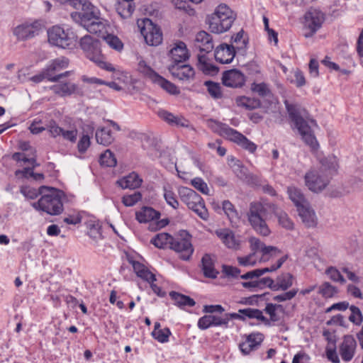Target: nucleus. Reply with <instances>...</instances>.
I'll return each mask as SVG.
<instances>
[{"mask_svg": "<svg viewBox=\"0 0 363 363\" xmlns=\"http://www.w3.org/2000/svg\"><path fill=\"white\" fill-rule=\"evenodd\" d=\"M279 309L283 311V306L280 304L267 303L264 311L269 315L270 318L268 319L269 322H278L280 320V316L276 313V311Z\"/></svg>", "mask_w": 363, "mask_h": 363, "instance_id": "de8ad7c7", "label": "nucleus"}, {"mask_svg": "<svg viewBox=\"0 0 363 363\" xmlns=\"http://www.w3.org/2000/svg\"><path fill=\"white\" fill-rule=\"evenodd\" d=\"M157 116L172 126L188 128L189 121L182 115H174L164 109H160Z\"/></svg>", "mask_w": 363, "mask_h": 363, "instance_id": "412c9836", "label": "nucleus"}, {"mask_svg": "<svg viewBox=\"0 0 363 363\" xmlns=\"http://www.w3.org/2000/svg\"><path fill=\"white\" fill-rule=\"evenodd\" d=\"M274 215L278 220L279 224L288 230H291L294 228V224L288 214L277 206L273 204L270 206Z\"/></svg>", "mask_w": 363, "mask_h": 363, "instance_id": "cd10ccee", "label": "nucleus"}, {"mask_svg": "<svg viewBox=\"0 0 363 363\" xmlns=\"http://www.w3.org/2000/svg\"><path fill=\"white\" fill-rule=\"evenodd\" d=\"M298 289H293L292 290L285 292L282 294L277 295L273 297V300L277 302H283L292 299L298 293Z\"/></svg>", "mask_w": 363, "mask_h": 363, "instance_id": "680f3d73", "label": "nucleus"}, {"mask_svg": "<svg viewBox=\"0 0 363 363\" xmlns=\"http://www.w3.org/2000/svg\"><path fill=\"white\" fill-rule=\"evenodd\" d=\"M160 213L152 207L144 206L140 211L136 212L135 218L139 223H148L151 220L158 219Z\"/></svg>", "mask_w": 363, "mask_h": 363, "instance_id": "c85d7f7f", "label": "nucleus"}, {"mask_svg": "<svg viewBox=\"0 0 363 363\" xmlns=\"http://www.w3.org/2000/svg\"><path fill=\"white\" fill-rule=\"evenodd\" d=\"M357 348V341L351 335L343 337L342 342L339 347V354L344 362H348L354 356Z\"/></svg>", "mask_w": 363, "mask_h": 363, "instance_id": "4468645a", "label": "nucleus"}, {"mask_svg": "<svg viewBox=\"0 0 363 363\" xmlns=\"http://www.w3.org/2000/svg\"><path fill=\"white\" fill-rule=\"evenodd\" d=\"M99 162L102 166L113 167L116 165L117 161L114 154L110 150H106L100 155Z\"/></svg>", "mask_w": 363, "mask_h": 363, "instance_id": "a18cd8bd", "label": "nucleus"}, {"mask_svg": "<svg viewBox=\"0 0 363 363\" xmlns=\"http://www.w3.org/2000/svg\"><path fill=\"white\" fill-rule=\"evenodd\" d=\"M287 192L289 199L296 206L297 209L308 203L301 189L294 186H289L288 187Z\"/></svg>", "mask_w": 363, "mask_h": 363, "instance_id": "473e14b6", "label": "nucleus"}, {"mask_svg": "<svg viewBox=\"0 0 363 363\" xmlns=\"http://www.w3.org/2000/svg\"><path fill=\"white\" fill-rule=\"evenodd\" d=\"M142 199V194L135 191L132 194H125L122 197V203L125 206H133Z\"/></svg>", "mask_w": 363, "mask_h": 363, "instance_id": "864d4df0", "label": "nucleus"}, {"mask_svg": "<svg viewBox=\"0 0 363 363\" xmlns=\"http://www.w3.org/2000/svg\"><path fill=\"white\" fill-rule=\"evenodd\" d=\"M143 183V179L135 172H132L129 174L117 180L116 184L122 189H135L139 188Z\"/></svg>", "mask_w": 363, "mask_h": 363, "instance_id": "393cba45", "label": "nucleus"}, {"mask_svg": "<svg viewBox=\"0 0 363 363\" xmlns=\"http://www.w3.org/2000/svg\"><path fill=\"white\" fill-rule=\"evenodd\" d=\"M146 14L152 18H145L142 20V23H153L157 18L162 16V13L160 11L157 5H150L145 9Z\"/></svg>", "mask_w": 363, "mask_h": 363, "instance_id": "8fccbe9b", "label": "nucleus"}, {"mask_svg": "<svg viewBox=\"0 0 363 363\" xmlns=\"http://www.w3.org/2000/svg\"><path fill=\"white\" fill-rule=\"evenodd\" d=\"M167 69L174 79L180 81H189L195 75L194 68L184 62L170 64Z\"/></svg>", "mask_w": 363, "mask_h": 363, "instance_id": "ddd939ff", "label": "nucleus"}, {"mask_svg": "<svg viewBox=\"0 0 363 363\" xmlns=\"http://www.w3.org/2000/svg\"><path fill=\"white\" fill-rule=\"evenodd\" d=\"M207 91L214 99H220L223 97L222 87L219 83L212 81H206Z\"/></svg>", "mask_w": 363, "mask_h": 363, "instance_id": "c03bdc74", "label": "nucleus"}, {"mask_svg": "<svg viewBox=\"0 0 363 363\" xmlns=\"http://www.w3.org/2000/svg\"><path fill=\"white\" fill-rule=\"evenodd\" d=\"M174 240V237L167 233H158L154 236L150 242L156 247L160 249L169 248L172 242Z\"/></svg>", "mask_w": 363, "mask_h": 363, "instance_id": "f704fd0d", "label": "nucleus"}, {"mask_svg": "<svg viewBox=\"0 0 363 363\" xmlns=\"http://www.w3.org/2000/svg\"><path fill=\"white\" fill-rule=\"evenodd\" d=\"M233 43H236L234 46L235 50L245 52L247 45L248 43V38L244 37V31L241 30L232 37Z\"/></svg>", "mask_w": 363, "mask_h": 363, "instance_id": "49530a36", "label": "nucleus"}, {"mask_svg": "<svg viewBox=\"0 0 363 363\" xmlns=\"http://www.w3.org/2000/svg\"><path fill=\"white\" fill-rule=\"evenodd\" d=\"M238 313V314L242 317L241 320H244L245 317H247L249 318H255L262 321L263 323H264V325H269V320L263 315L262 311L259 309L247 308L240 309Z\"/></svg>", "mask_w": 363, "mask_h": 363, "instance_id": "72a5a7b5", "label": "nucleus"}, {"mask_svg": "<svg viewBox=\"0 0 363 363\" xmlns=\"http://www.w3.org/2000/svg\"><path fill=\"white\" fill-rule=\"evenodd\" d=\"M302 222L306 228H314L317 225V218L314 211L310 207L309 203L301 206L297 209Z\"/></svg>", "mask_w": 363, "mask_h": 363, "instance_id": "a878e982", "label": "nucleus"}, {"mask_svg": "<svg viewBox=\"0 0 363 363\" xmlns=\"http://www.w3.org/2000/svg\"><path fill=\"white\" fill-rule=\"evenodd\" d=\"M318 293L324 298H331L337 293V289L329 282L325 281L319 287Z\"/></svg>", "mask_w": 363, "mask_h": 363, "instance_id": "3c124183", "label": "nucleus"}, {"mask_svg": "<svg viewBox=\"0 0 363 363\" xmlns=\"http://www.w3.org/2000/svg\"><path fill=\"white\" fill-rule=\"evenodd\" d=\"M90 33H95L98 36H102L101 30L105 28V24H80Z\"/></svg>", "mask_w": 363, "mask_h": 363, "instance_id": "69168bd1", "label": "nucleus"}, {"mask_svg": "<svg viewBox=\"0 0 363 363\" xmlns=\"http://www.w3.org/2000/svg\"><path fill=\"white\" fill-rule=\"evenodd\" d=\"M90 138L88 135H83L78 142L77 148L79 152L84 153L90 146Z\"/></svg>", "mask_w": 363, "mask_h": 363, "instance_id": "338daca9", "label": "nucleus"}, {"mask_svg": "<svg viewBox=\"0 0 363 363\" xmlns=\"http://www.w3.org/2000/svg\"><path fill=\"white\" fill-rule=\"evenodd\" d=\"M95 136L96 142L104 146H108L113 141L111 130L106 128L97 129Z\"/></svg>", "mask_w": 363, "mask_h": 363, "instance_id": "4c0bfd02", "label": "nucleus"}, {"mask_svg": "<svg viewBox=\"0 0 363 363\" xmlns=\"http://www.w3.org/2000/svg\"><path fill=\"white\" fill-rule=\"evenodd\" d=\"M223 210L227 215L230 220L238 218V214L234 208V206L229 201L223 202Z\"/></svg>", "mask_w": 363, "mask_h": 363, "instance_id": "4d7b16f0", "label": "nucleus"}, {"mask_svg": "<svg viewBox=\"0 0 363 363\" xmlns=\"http://www.w3.org/2000/svg\"><path fill=\"white\" fill-rule=\"evenodd\" d=\"M47 130L49 131L50 135L53 138L61 136L63 128L60 127L56 121L52 120L47 125Z\"/></svg>", "mask_w": 363, "mask_h": 363, "instance_id": "e2e57ef3", "label": "nucleus"}, {"mask_svg": "<svg viewBox=\"0 0 363 363\" xmlns=\"http://www.w3.org/2000/svg\"><path fill=\"white\" fill-rule=\"evenodd\" d=\"M222 82L228 87L240 88L245 84V77L240 71L233 69L223 73Z\"/></svg>", "mask_w": 363, "mask_h": 363, "instance_id": "dca6fc26", "label": "nucleus"}, {"mask_svg": "<svg viewBox=\"0 0 363 363\" xmlns=\"http://www.w3.org/2000/svg\"><path fill=\"white\" fill-rule=\"evenodd\" d=\"M179 194L183 202L189 208L195 212L201 219H204V202L202 197L193 189L188 187H181Z\"/></svg>", "mask_w": 363, "mask_h": 363, "instance_id": "423d86ee", "label": "nucleus"}, {"mask_svg": "<svg viewBox=\"0 0 363 363\" xmlns=\"http://www.w3.org/2000/svg\"><path fill=\"white\" fill-rule=\"evenodd\" d=\"M247 216L250 225L257 233L262 236L270 234L271 231L267 223V209L261 202H251Z\"/></svg>", "mask_w": 363, "mask_h": 363, "instance_id": "20e7f679", "label": "nucleus"}, {"mask_svg": "<svg viewBox=\"0 0 363 363\" xmlns=\"http://www.w3.org/2000/svg\"><path fill=\"white\" fill-rule=\"evenodd\" d=\"M229 131L231 134L230 137L229 138L230 140L234 142L250 153H254L256 151L257 148V145L248 140L244 135L239 133L236 130H228V132Z\"/></svg>", "mask_w": 363, "mask_h": 363, "instance_id": "b1692460", "label": "nucleus"}, {"mask_svg": "<svg viewBox=\"0 0 363 363\" xmlns=\"http://www.w3.org/2000/svg\"><path fill=\"white\" fill-rule=\"evenodd\" d=\"M164 197L167 203L174 209H177L179 206V202L175 194L171 189L166 187H164Z\"/></svg>", "mask_w": 363, "mask_h": 363, "instance_id": "13d9d810", "label": "nucleus"}, {"mask_svg": "<svg viewBox=\"0 0 363 363\" xmlns=\"http://www.w3.org/2000/svg\"><path fill=\"white\" fill-rule=\"evenodd\" d=\"M80 12H72L71 13L72 18L77 23L81 20L84 21H93L96 23L100 18V11L97 7L94 6L89 0H86L83 6L79 9Z\"/></svg>", "mask_w": 363, "mask_h": 363, "instance_id": "f8f14e48", "label": "nucleus"}, {"mask_svg": "<svg viewBox=\"0 0 363 363\" xmlns=\"http://www.w3.org/2000/svg\"><path fill=\"white\" fill-rule=\"evenodd\" d=\"M101 38L111 48L116 51L121 52L123 49V43L117 36L108 34L106 36L102 35Z\"/></svg>", "mask_w": 363, "mask_h": 363, "instance_id": "09e8293b", "label": "nucleus"}, {"mask_svg": "<svg viewBox=\"0 0 363 363\" xmlns=\"http://www.w3.org/2000/svg\"><path fill=\"white\" fill-rule=\"evenodd\" d=\"M138 25L147 45L157 46L162 43L163 35L158 24H143L142 27L140 26V24Z\"/></svg>", "mask_w": 363, "mask_h": 363, "instance_id": "9b49d317", "label": "nucleus"}, {"mask_svg": "<svg viewBox=\"0 0 363 363\" xmlns=\"http://www.w3.org/2000/svg\"><path fill=\"white\" fill-rule=\"evenodd\" d=\"M169 296L174 301V304L182 309L186 307H192L196 304L194 300L191 297L176 291H171Z\"/></svg>", "mask_w": 363, "mask_h": 363, "instance_id": "2f4dec72", "label": "nucleus"}, {"mask_svg": "<svg viewBox=\"0 0 363 363\" xmlns=\"http://www.w3.org/2000/svg\"><path fill=\"white\" fill-rule=\"evenodd\" d=\"M169 55L172 60L171 64L185 62L190 56L186 44L182 41H177L174 44Z\"/></svg>", "mask_w": 363, "mask_h": 363, "instance_id": "4be33fe9", "label": "nucleus"}, {"mask_svg": "<svg viewBox=\"0 0 363 363\" xmlns=\"http://www.w3.org/2000/svg\"><path fill=\"white\" fill-rule=\"evenodd\" d=\"M306 23H323L325 14L319 9L310 8L304 14Z\"/></svg>", "mask_w": 363, "mask_h": 363, "instance_id": "ea45409f", "label": "nucleus"}, {"mask_svg": "<svg viewBox=\"0 0 363 363\" xmlns=\"http://www.w3.org/2000/svg\"><path fill=\"white\" fill-rule=\"evenodd\" d=\"M264 340V335L260 333H251L246 337L245 341L240 343L239 347L243 354H249L258 349Z\"/></svg>", "mask_w": 363, "mask_h": 363, "instance_id": "aec40b11", "label": "nucleus"}, {"mask_svg": "<svg viewBox=\"0 0 363 363\" xmlns=\"http://www.w3.org/2000/svg\"><path fill=\"white\" fill-rule=\"evenodd\" d=\"M80 47L86 58L96 63L103 57L101 41L90 35H84L80 40Z\"/></svg>", "mask_w": 363, "mask_h": 363, "instance_id": "1a4fd4ad", "label": "nucleus"}, {"mask_svg": "<svg viewBox=\"0 0 363 363\" xmlns=\"http://www.w3.org/2000/svg\"><path fill=\"white\" fill-rule=\"evenodd\" d=\"M160 323L156 322L155 323L154 330L152 332V336L159 342L164 343L169 341V337L172 333L169 328H160Z\"/></svg>", "mask_w": 363, "mask_h": 363, "instance_id": "e433bc0d", "label": "nucleus"}, {"mask_svg": "<svg viewBox=\"0 0 363 363\" xmlns=\"http://www.w3.org/2000/svg\"><path fill=\"white\" fill-rule=\"evenodd\" d=\"M12 159L15 161L19 162L23 161L25 163H30L33 164V167L38 166L39 164L36 163V160L35 158H28L23 155L21 152H15L12 155Z\"/></svg>", "mask_w": 363, "mask_h": 363, "instance_id": "774afa93", "label": "nucleus"}, {"mask_svg": "<svg viewBox=\"0 0 363 363\" xmlns=\"http://www.w3.org/2000/svg\"><path fill=\"white\" fill-rule=\"evenodd\" d=\"M294 276L289 272L279 275L274 281V291H286L293 285Z\"/></svg>", "mask_w": 363, "mask_h": 363, "instance_id": "7c9ffc66", "label": "nucleus"}, {"mask_svg": "<svg viewBox=\"0 0 363 363\" xmlns=\"http://www.w3.org/2000/svg\"><path fill=\"white\" fill-rule=\"evenodd\" d=\"M129 263L132 265L134 272L137 276L147 282H152L156 280L155 275L152 274L143 264L138 261L128 259Z\"/></svg>", "mask_w": 363, "mask_h": 363, "instance_id": "bb28decb", "label": "nucleus"}, {"mask_svg": "<svg viewBox=\"0 0 363 363\" xmlns=\"http://www.w3.org/2000/svg\"><path fill=\"white\" fill-rule=\"evenodd\" d=\"M325 274L333 281L340 282L341 284L345 283V279L340 272L334 267H330L325 270Z\"/></svg>", "mask_w": 363, "mask_h": 363, "instance_id": "6e6d98bb", "label": "nucleus"}, {"mask_svg": "<svg viewBox=\"0 0 363 363\" xmlns=\"http://www.w3.org/2000/svg\"><path fill=\"white\" fill-rule=\"evenodd\" d=\"M251 89L252 91L258 94L259 96L264 97L272 94L268 85L264 82L262 83H252L251 85Z\"/></svg>", "mask_w": 363, "mask_h": 363, "instance_id": "603ef678", "label": "nucleus"}, {"mask_svg": "<svg viewBox=\"0 0 363 363\" xmlns=\"http://www.w3.org/2000/svg\"><path fill=\"white\" fill-rule=\"evenodd\" d=\"M216 257L206 254V278L216 279L219 274V271L215 269L214 263Z\"/></svg>", "mask_w": 363, "mask_h": 363, "instance_id": "37998d69", "label": "nucleus"}, {"mask_svg": "<svg viewBox=\"0 0 363 363\" xmlns=\"http://www.w3.org/2000/svg\"><path fill=\"white\" fill-rule=\"evenodd\" d=\"M236 104L238 106L244 107L249 110L257 108L261 105L260 101L258 99L245 96L238 97L236 99Z\"/></svg>", "mask_w": 363, "mask_h": 363, "instance_id": "a19ab883", "label": "nucleus"}, {"mask_svg": "<svg viewBox=\"0 0 363 363\" xmlns=\"http://www.w3.org/2000/svg\"><path fill=\"white\" fill-rule=\"evenodd\" d=\"M350 310L351 311V314L349 316V320L354 325H359L363 320L360 309L355 306H350Z\"/></svg>", "mask_w": 363, "mask_h": 363, "instance_id": "5fc2aeb1", "label": "nucleus"}, {"mask_svg": "<svg viewBox=\"0 0 363 363\" xmlns=\"http://www.w3.org/2000/svg\"><path fill=\"white\" fill-rule=\"evenodd\" d=\"M41 24H18L13 30V35L18 40H24L38 35Z\"/></svg>", "mask_w": 363, "mask_h": 363, "instance_id": "a211bd4d", "label": "nucleus"}, {"mask_svg": "<svg viewBox=\"0 0 363 363\" xmlns=\"http://www.w3.org/2000/svg\"><path fill=\"white\" fill-rule=\"evenodd\" d=\"M69 60L65 57H61L52 60L45 68L47 74V79L50 82H60L61 79L68 77L70 74L69 71L54 75L57 72L67 67Z\"/></svg>", "mask_w": 363, "mask_h": 363, "instance_id": "9d476101", "label": "nucleus"}, {"mask_svg": "<svg viewBox=\"0 0 363 363\" xmlns=\"http://www.w3.org/2000/svg\"><path fill=\"white\" fill-rule=\"evenodd\" d=\"M138 70L153 83L160 77V74L150 67L143 60L139 61L138 64Z\"/></svg>", "mask_w": 363, "mask_h": 363, "instance_id": "58836bf2", "label": "nucleus"}, {"mask_svg": "<svg viewBox=\"0 0 363 363\" xmlns=\"http://www.w3.org/2000/svg\"><path fill=\"white\" fill-rule=\"evenodd\" d=\"M48 41L50 44L64 49L75 46L77 36L70 29L60 25H55L48 30Z\"/></svg>", "mask_w": 363, "mask_h": 363, "instance_id": "39448f33", "label": "nucleus"}, {"mask_svg": "<svg viewBox=\"0 0 363 363\" xmlns=\"http://www.w3.org/2000/svg\"><path fill=\"white\" fill-rule=\"evenodd\" d=\"M206 123L214 133H218L220 135H225L228 139H229L231 135L228 130H234L226 124L212 119L207 120Z\"/></svg>", "mask_w": 363, "mask_h": 363, "instance_id": "c9c22d12", "label": "nucleus"}, {"mask_svg": "<svg viewBox=\"0 0 363 363\" xmlns=\"http://www.w3.org/2000/svg\"><path fill=\"white\" fill-rule=\"evenodd\" d=\"M320 162L321 166L318 169H311L304 177L306 186L315 193H319L325 189L338 167L337 159L334 155L323 158Z\"/></svg>", "mask_w": 363, "mask_h": 363, "instance_id": "f03ea898", "label": "nucleus"}, {"mask_svg": "<svg viewBox=\"0 0 363 363\" xmlns=\"http://www.w3.org/2000/svg\"><path fill=\"white\" fill-rule=\"evenodd\" d=\"M191 238V235L186 230H181L179 235L174 238L172 245H169V249L178 253L180 259H189L194 252Z\"/></svg>", "mask_w": 363, "mask_h": 363, "instance_id": "0eeeda50", "label": "nucleus"}, {"mask_svg": "<svg viewBox=\"0 0 363 363\" xmlns=\"http://www.w3.org/2000/svg\"><path fill=\"white\" fill-rule=\"evenodd\" d=\"M222 272L227 278H237L240 274V269L231 265L223 264Z\"/></svg>", "mask_w": 363, "mask_h": 363, "instance_id": "bf43d9fd", "label": "nucleus"}, {"mask_svg": "<svg viewBox=\"0 0 363 363\" xmlns=\"http://www.w3.org/2000/svg\"><path fill=\"white\" fill-rule=\"evenodd\" d=\"M216 234L228 248L233 250L240 248V241L239 238L230 229L223 228L217 230Z\"/></svg>", "mask_w": 363, "mask_h": 363, "instance_id": "5701e85b", "label": "nucleus"}, {"mask_svg": "<svg viewBox=\"0 0 363 363\" xmlns=\"http://www.w3.org/2000/svg\"><path fill=\"white\" fill-rule=\"evenodd\" d=\"M154 83L158 84L161 88L170 94L177 95L180 93L179 88L174 84L160 75Z\"/></svg>", "mask_w": 363, "mask_h": 363, "instance_id": "79ce46f5", "label": "nucleus"}, {"mask_svg": "<svg viewBox=\"0 0 363 363\" xmlns=\"http://www.w3.org/2000/svg\"><path fill=\"white\" fill-rule=\"evenodd\" d=\"M322 24H303L302 35L305 38L313 36L320 28Z\"/></svg>", "mask_w": 363, "mask_h": 363, "instance_id": "052dcab7", "label": "nucleus"}, {"mask_svg": "<svg viewBox=\"0 0 363 363\" xmlns=\"http://www.w3.org/2000/svg\"><path fill=\"white\" fill-rule=\"evenodd\" d=\"M77 88V86L75 84L69 82H60L59 84L51 86L50 90L60 96H66L74 93Z\"/></svg>", "mask_w": 363, "mask_h": 363, "instance_id": "c756f323", "label": "nucleus"}, {"mask_svg": "<svg viewBox=\"0 0 363 363\" xmlns=\"http://www.w3.org/2000/svg\"><path fill=\"white\" fill-rule=\"evenodd\" d=\"M228 164L236 177L242 182L256 186H261V180L257 175L249 172L248 169L242 162L233 155L228 156Z\"/></svg>", "mask_w": 363, "mask_h": 363, "instance_id": "6e6552de", "label": "nucleus"}, {"mask_svg": "<svg viewBox=\"0 0 363 363\" xmlns=\"http://www.w3.org/2000/svg\"><path fill=\"white\" fill-rule=\"evenodd\" d=\"M235 52L234 45L221 43L215 50V59L221 64H229L235 57Z\"/></svg>", "mask_w": 363, "mask_h": 363, "instance_id": "6ab92c4d", "label": "nucleus"}, {"mask_svg": "<svg viewBox=\"0 0 363 363\" xmlns=\"http://www.w3.org/2000/svg\"><path fill=\"white\" fill-rule=\"evenodd\" d=\"M220 314H206V329L211 327L223 326L225 328L228 327V323L230 318L242 319V317L235 313H225L223 316Z\"/></svg>", "mask_w": 363, "mask_h": 363, "instance_id": "2eb2a0df", "label": "nucleus"}, {"mask_svg": "<svg viewBox=\"0 0 363 363\" xmlns=\"http://www.w3.org/2000/svg\"><path fill=\"white\" fill-rule=\"evenodd\" d=\"M237 14L227 4H220L215 9L214 12L208 18L209 23L211 21L218 20L221 22L228 21L234 23L236 20Z\"/></svg>", "mask_w": 363, "mask_h": 363, "instance_id": "f3484780", "label": "nucleus"}, {"mask_svg": "<svg viewBox=\"0 0 363 363\" xmlns=\"http://www.w3.org/2000/svg\"><path fill=\"white\" fill-rule=\"evenodd\" d=\"M269 293H264L262 294H257V295H252L250 297L243 298L240 303L242 304H247V305H257L258 299L261 298L262 300H265V296L269 295Z\"/></svg>", "mask_w": 363, "mask_h": 363, "instance_id": "0e129e2a", "label": "nucleus"}, {"mask_svg": "<svg viewBox=\"0 0 363 363\" xmlns=\"http://www.w3.org/2000/svg\"><path fill=\"white\" fill-rule=\"evenodd\" d=\"M65 196L62 191L50 188L49 193L44 194L37 201L32 203V206L38 210L44 211L50 215H59L63 211L62 199Z\"/></svg>", "mask_w": 363, "mask_h": 363, "instance_id": "7ed1b4c3", "label": "nucleus"}, {"mask_svg": "<svg viewBox=\"0 0 363 363\" xmlns=\"http://www.w3.org/2000/svg\"><path fill=\"white\" fill-rule=\"evenodd\" d=\"M285 107L289 113V118L294 123L304 143L312 149L318 147V141L311 129V126H317L315 120L309 118V114L305 108L297 104H289L284 101Z\"/></svg>", "mask_w": 363, "mask_h": 363, "instance_id": "f257e3e1", "label": "nucleus"}]
</instances>
